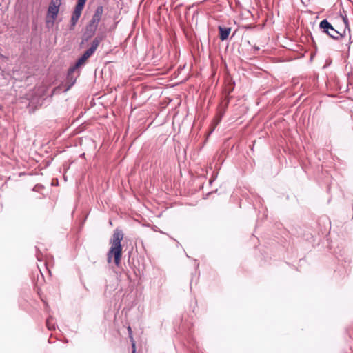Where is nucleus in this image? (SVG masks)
I'll return each mask as SVG.
<instances>
[{"label":"nucleus","instance_id":"f257e3e1","mask_svg":"<svg viewBox=\"0 0 353 353\" xmlns=\"http://www.w3.org/2000/svg\"><path fill=\"white\" fill-rule=\"evenodd\" d=\"M123 236L124 234L122 230L118 228L114 230L112 238L110 241L111 247L107 254V261L108 263L112 262V259L114 257L115 265L117 266L120 265L122 256V246L121 242L123 239Z\"/></svg>","mask_w":353,"mask_h":353},{"label":"nucleus","instance_id":"f03ea898","mask_svg":"<svg viewBox=\"0 0 353 353\" xmlns=\"http://www.w3.org/2000/svg\"><path fill=\"white\" fill-rule=\"evenodd\" d=\"M319 27L323 30L325 33H326L334 39L338 40L344 37L343 34L336 30L327 19H323L320 22Z\"/></svg>","mask_w":353,"mask_h":353},{"label":"nucleus","instance_id":"7ed1b4c3","mask_svg":"<svg viewBox=\"0 0 353 353\" xmlns=\"http://www.w3.org/2000/svg\"><path fill=\"white\" fill-rule=\"evenodd\" d=\"M60 5L61 0H51L48 9L47 18H50L52 22L57 17Z\"/></svg>","mask_w":353,"mask_h":353},{"label":"nucleus","instance_id":"20e7f679","mask_svg":"<svg viewBox=\"0 0 353 353\" xmlns=\"http://www.w3.org/2000/svg\"><path fill=\"white\" fill-rule=\"evenodd\" d=\"M103 12V8L102 6H99L95 10L94 14L92 16V19L90 21L89 23L92 24L98 27L99 23L101 21L102 14Z\"/></svg>","mask_w":353,"mask_h":353},{"label":"nucleus","instance_id":"39448f33","mask_svg":"<svg viewBox=\"0 0 353 353\" xmlns=\"http://www.w3.org/2000/svg\"><path fill=\"white\" fill-rule=\"evenodd\" d=\"M97 28V26L88 23L83 33V37L86 41L89 40L94 36Z\"/></svg>","mask_w":353,"mask_h":353},{"label":"nucleus","instance_id":"423d86ee","mask_svg":"<svg viewBox=\"0 0 353 353\" xmlns=\"http://www.w3.org/2000/svg\"><path fill=\"white\" fill-rule=\"evenodd\" d=\"M105 35L104 33H99L93 39L91 46L89 48L94 52L97 48L99 47L101 42L105 39Z\"/></svg>","mask_w":353,"mask_h":353},{"label":"nucleus","instance_id":"0eeeda50","mask_svg":"<svg viewBox=\"0 0 353 353\" xmlns=\"http://www.w3.org/2000/svg\"><path fill=\"white\" fill-rule=\"evenodd\" d=\"M74 71H71V67L68 69L67 74V84L68 87L65 90H68L76 82L77 77L73 76Z\"/></svg>","mask_w":353,"mask_h":353},{"label":"nucleus","instance_id":"6e6552de","mask_svg":"<svg viewBox=\"0 0 353 353\" xmlns=\"http://www.w3.org/2000/svg\"><path fill=\"white\" fill-rule=\"evenodd\" d=\"M219 30L220 39L221 41L227 39L231 30L230 28H223L221 26H219Z\"/></svg>","mask_w":353,"mask_h":353},{"label":"nucleus","instance_id":"1a4fd4ad","mask_svg":"<svg viewBox=\"0 0 353 353\" xmlns=\"http://www.w3.org/2000/svg\"><path fill=\"white\" fill-rule=\"evenodd\" d=\"M88 59H86L85 57H83V56H81L78 60L76 62V63L71 67V71H75L78 68H79L80 66H81L82 65H83L86 61Z\"/></svg>","mask_w":353,"mask_h":353},{"label":"nucleus","instance_id":"9d476101","mask_svg":"<svg viewBox=\"0 0 353 353\" xmlns=\"http://www.w3.org/2000/svg\"><path fill=\"white\" fill-rule=\"evenodd\" d=\"M81 14L76 12L74 11L73 12L72 17H71V21H70V23H71V28H70L71 29L73 28L76 26V24H77V21H78Z\"/></svg>","mask_w":353,"mask_h":353},{"label":"nucleus","instance_id":"9b49d317","mask_svg":"<svg viewBox=\"0 0 353 353\" xmlns=\"http://www.w3.org/2000/svg\"><path fill=\"white\" fill-rule=\"evenodd\" d=\"M94 52L88 48L85 52L83 54V57H85L86 59H88Z\"/></svg>","mask_w":353,"mask_h":353},{"label":"nucleus","instance_id":"f8f14e48","mask_svg":"<svg viewBox=\"0 0 353 353\" xmlns=\"http://www.w3.org/2000/svg\"><path fill=\"white\" fill-rule=\"evenodd\" d=\"M84 6L82 4H79L77 3V4L75 6L74 12L81 14V12L83 9Z\"/></svg>","mask_w":353,"mask_h":353},{"label":"nucleus","instance_id":"ddd939ff","mask_svg":"<svg viewBox=\"0 0 353 353\" xmlns=\"http://www.w3.org/2000/svg\"><path fill=\"white\" fill-rule=\"evenodd\" d=\"M46 326L48 327V328L50 330L54 329V326L53 325H51V323H50V318H48L46 320Z\"/></svg>","mask_w":353,"mask_h":353},{"label":"nucleus","instance_id":"4468645a","mask_svg":"<svg viewBox=\"0 0 353 353\" xmlns=\"http://www.w3.org/2000/svg\"><path fill=\"white\" fill-rule=\"evenodd\" d=\"M132 353H136V345H135V343L134 341H132Z\"/></svg>","mask_w":353,"mask_h":353},{"label":"nucleus","instance_id":"2eb2a0df","mask_svg":"<svg viewBox=\"0 0 353 353\" xmlns=\"http://www.w3.org/2000/svg\"><path fill=\"white\" fill-rule=\"evenodd\" d=\"M85 2H86V0H78V2H77V3H79V4H82V5H83V6H84V5H85Z\"/></svg>","mask_w":353,"mask_h":353},{"label":"nucleus","instance_id":"dca6fc26","mask_svg":"<svg viewBox=\"0 0 353 353\" xmlns=\"http://www.w3.org/2000/svg\"><path fill=\"white\" fill-rule=\"evenodd\" d=\"M220 119H221L220 118H219V119H217V120H216V123H215L214 126L212 128V130L210 131V133H211L213 130H214L215 126H216V125H217V123L220 121Z\"/></svg>","mask_w":353,"mask_h":353},{"label":"nucleus","instance_id":"f3484780","mask_svg":"<svg viewBox=\"0 0 353 353\" xmlns=\"http://www.w3.org/2000/svg\"><path fill=\"white\" fill-rule=\"evenodd\" d=\"M128 330H129V331H131V328H130V327H128Z\"/></svg>","mask_w":353,"mask_h":353}]
</instances>
